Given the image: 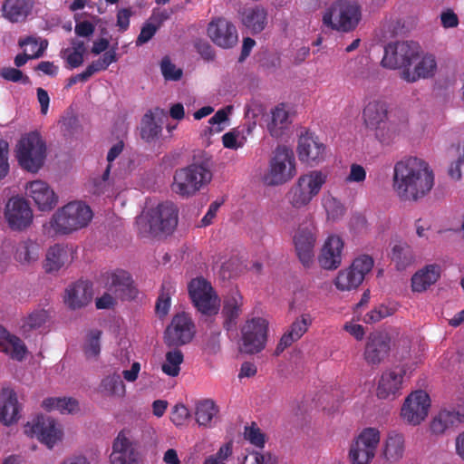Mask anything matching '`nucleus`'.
Masks as SVG:
<instances>
[{"mask_svg": "<svg viewBox=\"0 0 464 464\" xmlns=\"http://www.w3.org/2000/svg\"><path fill=\"white\" fill-rule=\"evenodd\" d=\"M434 186V173L421 159L410 157L398 161L393 170V188L404 201H418Z\"/></svg>", "mask_w": 464, "mask_h": 464, "instance_id": "obj_1", "label": "nucleus"}, {"mask_svg": "<svg viewBox=\"0 0 464 464\" xmlns=\"http://www.w3.org/2000/svg\"><path fill=\"white\" fill-rule=\"evenodd\" d=\"M211 157L205 151L193 156V161L187 167L175 170L171 189L181 197H191L212 179Z\"/></svg>", "mask_w": 464, "mask_h": 464, "instance_id": "obj_2", "label": "nucleus"}, {"mask_svg": "<svg viewBox=\"0 0 464 464\" xmlns=\"http://www.w3.org/2000/svg\"><path fill=\"white\" fill-rule=\"evenodd\" d=\"M325 181L326 175L319 170L301 175L285 195L292 208L281 215L282 219L286 223L295 221L299 217L298 210L306 208L311 203Z\"/></svg>", "mask_w": 464, "mask_h": 464, "instance_id": "obj_3", "label": "nucleus"}, {"mask_svg": "<svg viewBox=\"0 0 464 464\" xmlns=\"http://www.w3.org/2000/svg\"><path fill=\"white\" fill-rule=\"evenodd\" d=\"M92 218L89 206L81 201L69 202L59 208L51 220V227L63 235L85 227Z\"/></svg>", "mask_w": 464, "mask_h": 464, "instance_id": "obj_4", "label": "nucleus"}, {"mask_svg": "<svg viewBox=\"0 0 464 464\" xmlns=\"http://www.w3.org/2000/svg\"><path fill=\"white\" fill-rule=\"evenodd\" d=\"M46 144L37 132L22 137L15 146V158L22 169L36 173L46 159Z\"/></svg>", "mask_w": 464, "mask_h": 464, "instance_id": "obj_5", "label": "nucleus"}, {"mask_svg": "<svg viewBox=\"0 0 464 464\" xmlns=\"http://www.w3.org/2000/svg\"><path fill=\"white\" fill-rule=\"evenodd\" d=\"M177 225L178 209L172 202L159 204L149 210L147 218L139 221L141 232L154 237L170 234Z\"/></svg>", "mask_w": 464, "mask_h": 464, "instance_id": "obj_6", "label": "nucleus"}, {"mask_svg": "<svg viewBox=\"0 0 464 464\" xmlns=\"http://www.w3.org/2000/svg\"><path fill=\"white\" fill-rule=\"evenodd\" d=\"M361 17L356 2L338 0L324 13L323 24L334 30L349 32L353 30Z\"/></svg>", "mask_w": 464, "mask_h": 464, "instance_id": "obj_7", "label": "nucleus"}, {"mask_svg": "<svg viewBox=\"0 0 464 464\" xmlns=\"http://www.w3.org/2000/svg\"><path fill=\"white\" fill-rule=\"evenodd\" d=\"M420 53V47L416 42L391 43L385 46L382 64L390 69L401 68L404 70L410 68L412 63L419 59Z\"/></svg>", "mask_w": 464, "mask_h": 464, "instance_id": "obj_8", "label": "nucleus"}, {"mask_svg": "<svg viewBox=\"0 0 464 464\" xmlns=\"http://www.w3.org/2000/svg\"><path fill=\"white\" fill-rule=\"evenodd\" d=\"M295 157L292 150L285 146L277 147L270 161L265 182L269 186H277L287 182L295 175Z\"/></svg>", "mask_w": 464, "mask_h": 464, "instance_id": "obj_9", "label": "nucleus"}, {"mask_svg": "<svg viewBox=\"0 0 464 464\" xmlns=\"http://www.w3.org/2000/svg\"><path fill=\"white\" fill-rule=\"evenodd\" d=\"M189 296L197 309L205 315L218 314L219 300L210 283L202 277L191 280L188 285Z\"/></svg>", "mask_w": 464, "mask_h": 464, "instance_id": "obj_10", "label": "nucleus"}, {"mask_svg": "<svg viewBox=\"0 0 464 464\" xmlns=\"http://www.w3.org/2000/svg\"><path fill=\"white\" fill-rule=\"evenodd\" d=\"M380 442V432L374 428L364 429L351 444L348 458L352 464H369L374 458Z\"/></svg>", "mask_w": 464, "mask_h": 464, "instance_id": "obj_11", "label": "nucleus"}, {"mask_svg": "<svg viewBox=\"0 0 464 464\" xmlns=\"http://www.w3.org/2000/svg\"><path fill=\"white\" fill-rule=\"evenodd\" d=\"M140 443L130 430H121L112 443L111 464H139Z\"/></svg>", "mask_w": 464, "mask_h": 464, "instance_id": "obj_12", "label": "nucleus"}, {"mask_svg": "<svg viewBox=\"0 0 464 464\" xmlns=\"http://www.w3.org/2000/svg\"><path fill=\"white\" fill-rule=\"evenodd\" d=\"M372 266L373 259L370 256H358L348 268L338 273L334 280L336 288L340 291H351L357 288L362 283L365 275L372 269Z\"/></svg>", "mask_w": 464, "mask_h": 464, "instance_id": "obj_13", "label": "nucleus"}, {"mask_svg": "<svg viewBox=\"0 0 464 464\" xmlns=\"http://www.w3.org/2000/svg\"><path fill=\"white\" fill-rule=\"evenodd\" d=\"M268 323L261 317L252 318L241 328L242 343L240 352L249 354L257 353L265 348Z\"/></svg>", "mask_w": 464, "mask_h": 464, "instance_id": "obj_14", "label": "nucleus"}, {"mask_svg": "<svg viewBox=\"0 0 464 464\" xmlns=\"http://www.w3.org/2000/svg\"><path fill=\"white\" fill-rule=\"evenodd\" d=\"M311 216L305 217V220L299 224L294 237L295 249L300 262L309 267L314 262V248L316 242L315 227L312 222L308 223Z\"/></svg>", "mask_w": 464, "mask_h": 464, "instance_id": "obj_15", "label": "nucleus"}, {"mask_svg": "<svg viewBox=\"0 0 464 464\" xmlns=\"http://www.w3.org/2000/svg\"><path fill=\"white\" fill-rule=\"evenodd\" d=\"M195 334L194 324L185 314H176L164 332L163 341L169 348H179L191 342Z\"/></svg>", "mask_w": 464, "mask_h": 464, "instance_id": "obj_16", "label": "nucleus"}, {"mask_svg": "<svg viewBox=\"0 0 464 464\" xmlns=\"http://www.w3.org/2000/svg\"><path fill=\"white\" fill-rule=\"evenodd\" d=\"M392 337L385 331H375L366 339L363 359L372 368H377L390 355Z\"/></svg>", "mask_w": 464, "mask_h": 464, "instance_id": "obj_17", "label": "nucleus"}, {"mask_svg": "<svg viewBox=\"0 0 464 464\" xmlns=\"http://www.w3.org/2000/svg\"><path fill=\"white\" fill-rule=\"evenodd\" d=\"M207 33L211 41L223 49H230L237 44V30L233 23L224 17L212 19L208 24Z\"/></svg>", "mask_w": 464, "mask_h": 464, "instance_id": "obj_18", "label": "nucleus"}, {"mask_svg": "<svg viewBox=\"0 0 464 464\" xmlns=\"http://www.w3.org/2000/svg\"><path fill=\"white\" fill-rule=\"evenodd\" d=\"M430 397L424 391H416L405 400L401 408L402 418L412 425L420 424L428 415Z\"/></svg>", "mask_w": 464, "mask_h": 464, "instance_id": "obj_19", "label": "nucleus"}, {"mask_svg": "<svg viewBox=\"0 0 464 464\" xmlns=\"http://www.w3.org/2000/svg\"><path fill=\"white\" fill-rule=\"evenodd\" d=\"M365 125L376 130V136L382 142H386L391 138L385 135L383 130L386 128L388 117L387 104L381 101L368 102L362 111Z\"/></svg>", "mask_w": 464, "mask_h": 464, "instance_id": "obj_20", "label": "nucleus"}, {"mask_svg": "<svg viewBox=\"0 0 464 464\" xmlns=\"http://www.w3.org/2000/svg\"><path fill=\"white\" fill-rule=\"evenodd\" d=\"M5 214L10 227L14 230L25 229L33 221V211L29 203L23 198H11L6 204Z\"/></svg>", "mask_w": 464, "mask_h": 464, "instance_id": "obj_21", "label": "nucleus"}, {"mask_svg": "<svg viewBox=\"0 0 464 464\" xmlns=\"http://www.w3.org/2000/svg\"><path fill=\"white\" fill-rule=\"evenodd\" d=\"M406 373L404 366H398L382 372L377 387V396L382 400H394L401 395L403 376Z\"/></svg>", "mask_w": 464, "mask_h": 464, "instance_id": "obj_22", "label": "nucleus"}, {"mask_svg": "<svg viewBox=\"0 0 464 464\" xmlns=\"http://www.w3.org/2000/svg\"><path fill=\"white\" fill-rule=\"evenodd\" d=\"M32 432L48 448L52 449L54 444L62 440L63 431L56 421L47 416H38L32 424Z\"/></svg>", "mask_w": 464, "mask_h": 464, "instance_id": "obj_23", "label": "nucleus"}, {"mask_svg": "<svg viewBox=\"0 0 464 464\" xmlns=\"http://www.w3.org/2000/svg\"><path fill=\"white\" fill-rule=\"evenodd\" d=\"M26 195L33 198L42 211L52 210L58 203V197L51 187L43 180H34L26 185Z\"/></svg>", "mask_w": 464, "mask_h": 464, "instance_id": "obj_24", "label": "nucleus"}, {"mask_svg": "<svg viewBox=\"0 0 464 464\" xmlns=\"http://www.w3.org/2000/svg\"><path fill=\"white\" fill-rule=\"evenodd\" d=\"M343 248V242L340 237H328L318 256L320 266L325 270L337 269L342 264Z\"/></svg>", "mask_w": 464, "mask_h": 464, "instance_id": "obj_25", "label": "nucleus"}, {"mask_svg": "<svg viewBox=\"0 0 464 464\" xmlns=\"http://www.w3.org/2000/svg\"><path fill=\"white\" fill-rule=\"evenodd\" d=\"M299 160L308 164H318L324 159L325 146L310 133L300 136L297 147Z\"/></svg>", "mask_w": 464, "mask_h": 464, "instance_id": "obj_26", "label": "nucleus"}, {"mask_svg": "<svg viewBox=\"0 0 464 464\" xmlns=\"http://www.w3.org/2000/svg\"><path fill=\"white\" fill-rule=\"evenodd\" d=\"M92 299V285L87 281H78L65 290L64 303L72 309L86 306Z\"/></svg>", "mask_w": 464, "mask_h": 464, "instance_id": "obj_27", "label": "nucleus"}, {"mask_svg": "<svg viewBox=\"0 0 464 464\" xmlns=\"http://www.w3.org/2000/svg\"><path fill=\"white\" fill-rule=\"evenodd\" d=\"M20 411L16 392L9 387L3 388L0 392V421L6 426L16 422Z\"/></svg>", "mask_w": 464, "mask_h": 464, "instance_id": "obj_28", "label": "nucleus"}, {"mask_svg": "<svg viewBox=\"0 0 464 464\" xmlns=\"http://www.w3.org/2000/svg\"><path fill=\"white\" fill-rule=\"evenodd\" d=\"M109 290L116 298L121 300L134 299L138 294L130 275L124 270H118L111 275Z\"/></svg>", "mask_w": 464, "mask_h": 464, "instance_id": "obj_29", "label": "nucleus"}, {"mask_svg": "<svg viewBox=\"0 0 464 464\" xmlns=\"http://www.w3.org/2000/svg\"><path fill=\"white\" fill-rule=\"evenodd\" d=\"M243 297L237 290H231L225 297L221 314L224 318L223 327L229 331L233 329L240 314Z\"/></svg>", "mask_w": 464, "mask_h": 464, "instance_id": "obj_30", "label": "nucleus"}, {"mask_svg": "<svg viewBox=\"0 0 464 464\" xmlns=\"http://www.w3.org/2000/svg\"><path fill=\"white\" fill-rule=\"evenodd\" d=\"M239 16L242 24L252 34L261 33L267 24V11L261 5L245 8Z\"/></svg>", "mask_w": 464, "mask_h": 464, "instance_id": "obj_31", "label": "nucleus"}, {"mask_svg": "<svg viewBox=\"0 0 464 464\" xmlns=\"http://www.w3.org/2000/svg\"><path fill=\"white\" fill-rule=\"evenodd\" d=\"M437 69V63L433 55L427 54L415 65L411 71L406 68L401 71V77L407 82H415L420 79L430 78L434 75Z\"/></svg>", "mask_w": 464, "mask_h": 464, "instance_id": "obj_32", "label": "nucleus"}, {"mask_svg": "<svg viewBox=\"0 0 464 464\" xmlns=\"http://www.w3.org/2000/svg\"><path fill=\"white\" fill-rule=\"evenodd\" d=\"M405 451L404 437L395 431L388 433L386 440L383 442L382 455L386 461L390 463H396L402 459Z\"/></svg>", "mask_w": 464, "mask_h": 464, "instance_id": "obj_33", "label": "nucleus"}, {"mask_svg": "<svg viewBox=\"0 0 464 464\" xmlns=\"http://www.w3.org/2000/svg\"><path fill=\"white\" fill-rule=\"evenodd\" d=\"M440 276V267L438 265H429L415 273L411 278L413 292H424L435 284Z\"/></svg>", "mask_w": 464, "mask_h": 464, "instance_id": "obj_34", "label": "nucleus"}, {"mask_svg": "<svg viewBox=\"0 0 464 464\" xmlns=\"http://www.w3.org/2000/svg\"><path fill=\"white\" fill-rule=\"evenodd\" d=\"M33 8L31 0H5L2 10L4 16L12 23L24 21Z\"/></svg>", "mask_w": 464, "mask_h": 464, "instance_id": "obj_35", "label": "nucleus"}, {"mask_svg": "<svg viewBox=\"0 0 464 464\" xmlns=\"http://www.w3.org/2000/svg\"><path fill=\"white\" fill-rule=\"evenodd\" d=\"M0 348L17 361L23 360L26 352L23 342L18 337L10 335L2 325H0Z\"/></svg>", "mask_w": 464, "mask_h": 464, "instance_id": "obj_36", "label": "nucleus"}, {"mask_svg": "<svg viewBox=\"0 0 464 464\" xmlns=\"http://www.w3.org/2000/svg\"><path fill=\"white\" fill-rule=\"evenodd\" d=\"M67 261L68 250L61 245H54L47 250L44 267L46 273H54L59 271Z\"/></svg>", "mask_w": 464, "mask_h": 464, "instance_id": "obj_37", "label": "nucleus"}, {"mask_svg": "<svg viewBox=\"0 0 464 464\" xmlns=\"http://www.w3.org/2000/svg\"><path fill=\"white\" fill-rule=\"evenodd\" d=\"M290 124L288 112L284 107L276 106L271 111V121L267 123V130L271 136L280 138L283 136L285 130Z\"/></svg>", "mask_w": 464, "mask_h": 464, "instance_id": "obj_38", "label": "nucleus"}, {"mask_svg": "<svg viewBox=\"0 0 464 464\" xmlns=\"http://www.w3.org/2000/svg\"><path fill=\"white\" fill-rule=\"evenodd\" d=\"M392 260L398 270H404L415 261L412 248L406 242H398L392 246Z\"/></svg>", "mask_w": 464, "mask_h": 464, "instance_id": "obj_39", "label": "nucleus"}, {"mask_svg": "<svg viewBox=\"0 0 464 464\" xmlns=\"http://www.w3.org/2000/svg\"><path fill=\"white\" fill-rule=\"evenodd\" d=\"M100 392L109 397H122L125 394V385L117 373L108 375L100 384Z\"/></svg>", "mask_w": 464, "mask_h": 464, "instance_id": "obj_40", "label": "nucleus"}, {"mask_svg": "<svg viewBox=\"0 0 464 464\" xmlns=\"http://www.w3.org/2000/svg\"><path fill=\"white\" fill-rule=\"evenodd\" d=\"M170 350L166 353V361L162 364V372L169 375L175 377L179 375L180 371V364L183 362V353L179 348H169Z\"/></svg>", "mask_w": 464, "mask_h": 464, "instance_id": "obj_41", "label": "nucleus"}, {"mask_svg": "<svg viewBox=\"0 0 464 464\" xmlns=\"http://www.w3.org/2000/svg\"><path fill=\"white\" fill-rule=\"evenodd\" d=\"M218 410L212 400L199 401L196 407V420L199 425L207 426Z\"/></svg>", "mask_w": 464, "mask_h": 464, "instance_id": "obj_42", "label": "nucleus"}, {"mask_svg": "<svg viewBox=\"0 0 464 464\" xmlns=\"http://www.w3.org/2000/svg\"><path fill=\"white\" fill-rule=\"evenodd\" d=\"M454 411H441L432 420L430 430L434 434H442L450 426L457 424Z\"/></svg>", "mask_w": 464, "mask_h": 464, "instance_id": "obj_43", "label": "nucleus"}, {"mask_svg": "<svg viewBox=\"0 0 464 464\" xmlns=\"http://www.w3.org/2000/svg\"><path fill=\"white\" fill-rule=\"evenodd\" d=\"M173 292V286L170 283L162 284L161 291L155 305L156 314L160 317H164L168 314L170 306V298Z\"/></svg>", "mask_w": 464, "mask_h": 464, "instance_id": "obj_44", "label": "nucleus"}, {"mask_svg": "<svg viewBox=\"0 0 464 464\" xmlns=\"http://www.w3.org/2000/svg\"><path fill=\"white\" fill-rule=\"evenodd\" d=\"M49 320L47 311L44 309L32 312L24 321L22 329L24 333L37 330L46 324Z\"/></svg>", "mask_w": 464, "mask_h": 464, "instance_id": "obj_45", "label": "nucleus"}, {"mask_svg": "<svg viewBox=\"0 0 464 464\" xmlns=\"http://www.w3.org/2000/svg\"><path fill=\"white\" fill-rule=\"evenodd\" d=\"M102 331L94 329L89 332L83 344V353L86 358L97 357L101 352L100 339Z\"/></svg>", "mask_w": 464, "mask_h": 464, "instance_id": "obj_46", "label": "nucleus"}, {"mask_svg": "<svg viewBox=\"0 0 464 464\" xmlns=\"http://www.w3.org/2000/svg\"><path fill=\"white\" fill-rule=\"evenodd\" d=\"M161 131V127L157 124L151 112L146 113L142 120L141 137L150 141L156 138Z\"/></svg>", "mask_w": 464, "mask_h": 464, "instance_id": "obj_47", "label": "nucleus"}, {"mask_svg": "<svg viewBox=\"0 0 464 464\" xmlns=\"http://www.w3.org/2000/svg\"><path fill=\"white\" fill-rule=\"evenodd\" d=\"M232 107L227 106L223 109L218 110L213 117H211L208 121V123L211 125L207 130H205V135L212 134L214 132L218 133L223 130V127H221V123L225 122L228 119V114L231 112Z\"/></svg>", "mask_w": 464, "mask_h": 464, "instance_id": "obj_48", "label": "nucleus"}, {"mask_svg": "<svg viewBox=\"0 0 464 464\" xmlns=\"http://www.w3.org/2000/svg\"><path fill=\"white\" fill-rule=\"evenodd\" d=\"M38 246L34 244L22 243L16 249V258L19 262L29 264L36 260L38 256Z\"/></svg>", "mask_w": 464, "mask_h": 464, "instance_id": "obj_49", "label": "nucleus"}, {"mask_svg": "<svg viewBox=\"0 0 464 464\" xmlns=\"http://www.w3.org/2000/svg\"><path fill=\"white\" fill-rule=\"evenodd\" d=\"M311 324L312 318L310 314H304L300 318L292 323L288 332L294 335V338L299 340L307 332Z\"/></svg>", "mask_w": 464, "mask_h": 464, "instance_id": "obj_50", "label": "nucleus"}, {"mask_svg": "<svg viewBox=\"0 0 464 464\" xmlns=\"http://www.w3.org/2000/svg\"><path fill=\"white\" fill-rule=\"evenodd\" d=\"M244 437L256 447L263 448L266 442V436L256 423L245 428Z\"/></svg>", "mask_w": 464, "mask_h": 464, "instance_id": "obj_51", "label": "nucleus"}, {"mask_svg": "<svg viewBox=\"0 0 464 464\" xmlns=\"http://www.w3.org/2000/svg\"><path fill=\"white\" fill-rule=\"evenodd\" d=\"M232 455V443L222 445L218 452L206 458L204 464H226L225 460Z\"/></svg>", "mask_w": 464, "mask_h": 464, "instance_id": "obj_52", "label": "nucleus"}, {"mask_svg": "<svg viewBox=\"0 0 464 464\" xmlns=\"http://www.w3.org/2000/svg\"><path fill=\"white\" fill-rule=\"evenodd\" d=\"M162 75L166 80L179 81L182 76V71L177 69L169 57H164L160 63Z\"/></svg>", "mask_w": 464, "mask_h": 464, "instance_id": "obj_53", "label": "nucleus"}, {"mask_svg": "<svg viewBox=\"0 0 464 464\" xmlns=\"http://www.w3.org/2000/svg\"><path fill=\"white\" fill-rule=\"evenodd\" d=\"M159 24H155L150 19L141 27L140 33L137 37L136 45L140 46L148 43L156 34Z\"/></svg>", "mask_w": 464, "mask_h": 464, "instance_id": "obj_54", "label": "nucleus"}, {"mask_svg": "<svg viewBox=\"0 0 464 464\" xmlns=\"http://www.w3.org/2000/svg\"><path fill=\"white\" fill-rule=\"evenodd\" d=\"M243 464H277V458L270 452H254L245 458Z\"/></svg>", "mask_w": 464, "mask_h": 464, "instance_id": "obj_55", "label": "nucleus"}, {"mask_svg": "<svg viewBox=\"0 0 464 464\" xmlns=\"http://www.w3.org/2000/svg\"><path fill=\"white\" fill-rule=\"evenodd\" d=\"M62 130L67 134L74 133L79 128V120L77 116L68 111L60 121Z\"/></svg>", "mask_w": 464, "mask_h": 464, "instance_id": "obj_56", "label": "nucleus"}, {"mask_svg": "<svg viewBox=\"0 0 464 464\" xmlns=\"http://www.w3.org/2000/svg\"><path fill=\"white\" fill-rule=\"evenodd\" d=\"M391 314L387 306L381 305L367 313L363 317L365 324H375Z\"/></svg>", "mask_w": 464, "mask_h": 464, "instance_id": "obj_57", "label": "nucleus"}, {"mask_svg": "<svg viewBox=\"0 0 464 464\" xmlns=\"http://www.w3.org/2000/svg\"><path fill=\"white\" fill-rule=\"evenodd\" d=\"M0 75L6 81H10L13 82H28L29 78L26 75H24L23 72L19 69L13 67H5L1 69Z\"/></svg>", "mask_w": 464, "mask_h": 464, "instance_id": "obj_58", "label": "nucleus"}, {"mask_svg": "<svg viewBox=\"0 0 464 464\" xmlns=\"http://www.w3.org/2000/svg\"><path fill=\"white\" fill-rule=\"evenodd\" d=\"M464 165V144L462 147L459 148V156L457 160L452 162L449 168L448 174L449 176L455 179L459 180L461 179V166Z\"/></svg>", "mask_w": 464, "mask_h": 464, "instance_id": "obj_59", "label": "nucleus"}, {"mask_svg": "<svg viewBox=\"0 0 464 464\" xmlns=\"http://www.w3.org/2000/svg\"><path fill=\"white\" fill-rule=\"evenodd\" d=\"M194 46L200 56L206 61H213L215 59V51L211 44L206 40L198 39L195 41Z\"/></svg>", "mask_w": 464, "mask_h": 464, "instance_id": "obj_60", "label": "nucleus"}, {"mask_svg": "<svg viewBox=\"0 0 464 464\" xmlns=\"http://www.w3.org/2000/svg\"><path fill=\"white\" fill-rule=\"evenodd\" d=\"M440 24L443 28H456L459 25V17L455 12L450 9L447 8L443 10L440 15Z\"/></svg>", "mask_w": 464, "mask_h": 464, "instance_id": "obj_61", "label": "nucleus"}, {"mask_svg": "<svg viewBox=\"0 0 464 464\" xmlns=\"http://www.w3.org/2000/svg\"><path fill=\"white\" fill-rule=\"evenodd\" d=\"M190 417L188 409L183 404L174 407L171 420L176 426H181Z\"/></svg>", "mask_w": 464, "mask_h": 464, "instance_id": "obj_62", "label": "nucleus"}, {"mask_svg": "<svg viewBox=\"0 0 464 464\" xmlns=\"http://www.w3.org/2000/svg\"><path fill=\"white\" fill-rule=\"evenodd\" d=\"M366 171L362 165L353 163L351 165L349 175L346 177V182L362 183L365 180Z\"/></svg>", "mask_w": 464, "mask_h": 464, "instance_id": "obj_63", "label": "nucleus"}, {"mask_svg": "<svg viewBox=\"0 0 464 464\" xmlns=\"http://www.w3.org/2000/svg\"><path fill=\"white\" fill-rule=\"evenodd\" d=\"M63 57L66 60L70 68H77L83 63V54L78 52H71L69 48L62 51Z\"/></svg>", "mask_w": 464, "mask_h": 464, "instance_id": "obj_64", "label": "nucleus"}]
</instances>
